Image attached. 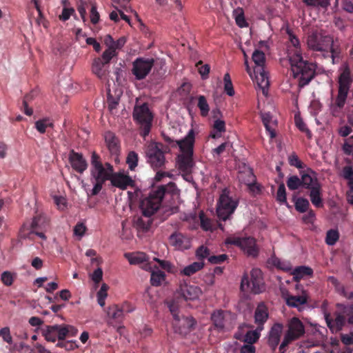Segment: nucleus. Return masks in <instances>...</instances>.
I'll return each instance as SVG.
<instances>
[{
  "label": "nucleus",
  "instance_id": "nucleus-49",
  "mask_svg": "<svg viewBox=\"0 0 353 353\" xmlns=\"http://www.w3.org/2000/svg\"><path fill=\"white\" fill-rule=\"evenodd\" d=\"M53 123L50 121L49 119H43L36 121L35 128L41 134L46 132L47 127H52Z\"/></svg>",
  "mask_w": 353,
  "mask_h": 353
},
{
  "label": "nucleus",
  "instance_id": "nucleus-2",
  "mask_svg": "<svg viewBox=\"0 0 353 353\" xmlns=\"http://www.w3.org/2000/svg\"><path fill=\"white\" fill-rule=\"evenodd\" d=\"M340 71L337 81V94L330 105V113L334 117H338L341 114L353 83V73L348 65H343L340 68Z\"/></svg>",
  "mask_w": 353,
  "mask_h": 353
},
{
  "label": "nucleus",
  "instance_id": "nucleus-24",
  "mask_svg": "<svg viewBox=\"0 0 353 353\" xmlns=\"http://www.w3.org/2000/svg\"><path fill=\"white\" fill-rule=\"evenodd\" d=\"M301 182L302 187L312 190V187L321 185L316 176V173L311 169H308L306 172L301 174Z\"/></svg>",
  "mask_w": 353,
  "mask_h": 353
},
{
  "label": "nucleus",
  "instance_id": "nucleus-3",
  "mask_svg": "<svg viewBox=\"0 0 353 353\" xmlns=\"http://www.w3.org/2000/svg\"><path fill=\"white\" fill-rule=\"evenodd\" d=\"M307 43L312 50L322 52L324 57H330L332 64L339 62L341 49L334 43L331 36L313 32L308 36Z\"/></svg>",
  "mask_w": 353,
  "mask_h": 353
},
{
  "label": "nucleus",
  "instance_id": "nucleus-55",
  "mask_svg": "<svg viewBox=\"0 0 353 353\" xmlns=\"http://www.w3.org/2000/svg\"><path fill=\"white\" fill-rule=\"evenodd\" d=\"M119 97H114L112 96V94L108 92V99H107V103L110 112L113 114L114 110L117 109V107L119 104Z\"/></svg>",
  "mask_w": 353,
  "mask_h": 353
},
{
  "label": "nucleus",
  "instance_id": "nucleus-43",
  "mask_svg": "<svg viewBox=\"0 0 353 353\" xmlns=\"http://www.w3.org/2000/svg\"><path fill=\"white\" fill-rule=\"evenodd\" d=\"M197 106L201 111V114L203 117H206L210 111L209 105L207 102L205 97L203 95H200L198 97Z\"/></svg>",
  "mask_w": 353,
  "mask_h": 353
},
{
  "label": "nucleus",
  "instance_id": "nucleus-58",
  "mask_svg": "<svg viewBox=\"0 0 353 353\" xmlns=\"http://www.w3.org/2000/svg\"><path fill=\"white\" fill-rule=\"evenodd\" d=\"M288 162L291 166H294L299 169L304 167V164L294 152L288 157Z\"/></svg>",
  "mask_w": 353,
  "mask_h": 353
},
{
  "label": "nucleus",
  "instance_id": "nucleus-5",
  "mask_svg": "<svg viewBox=\"0 0 353 353\" xmlns=\"http://www.w3.org/2000/svg\"><path fill=\"white\" fill-rule=\"evenodd\" d=\"M195 141V133L193 129H190L187 135L176 142L181 154L177 156V165L179 169L185 173L191 172L194 165L193 153Z\"/></svg>",
  "mask_w": 353,
  "mask_h": 353
},
{
  "label": "nucleus",
  "instance_id": "nucleus-32",
  "mask_svg": "<svg viewBox=\"0 0 353 353\" xmlns=\"http://www.w3.org/2000/svg\"><path fill=\"white\" fill-rule=\"evenodd\" d=\"M258 73L256 74V79L257 80L258 85L262 89L263 93L266 94L267 88L269 86V80L267 74H265L264 69L263 70H258Z\"/></svg>",
  "mask_w": 353,
  "mask_h": 353
},
{
  "label": "nucleus",
  "instance_id": "nucleus-7",
  "mask_svg": "<svg viewBox=\"0 0 353 353\" xmlns=\"http://www.w3.org/2000/svg\"><path fill=\"white\" fill-rule=\"evenodd\" d=\"M170 152V146L160 142H150L145 150L147 163L154 170H165L167 163L165 154Z\"/></svg>",
  "mask_w": 353,
  "mask_h": 353
},
{
  "label": "nucleus",
  "instance_id": "nucleus-31",
  "mask_svg": "<svg viewBox=\"0 0 353 353\" xmlns=\"http://www.w3.org/2000/svg\"><path fill=\"white\" fill-rule=\"evenodd\" d=\"M107 314L109 318L119 323L122 322L124 317L119 305H112L109 306L108 308Z\"/></svg>",
  "mask_w": 353,
  "mask_h": 353
},
{
  "label": "nucleus",
  "instance_id": "nucleus-62",
  "mask_svg": "<svg viewBox=\"0 0 353 353\" xmlns=\"http://www.w3.org/2000/svg\"><path fill=\"white\" fill-rule=\"evenodd\" d=\"M91 8L90 10V21L93 24H97L99 21V14L97 12V6L94 3H91Z\"/></svg>",
  "mask_w": 353,
  "mask_h": 353
},
{
  "label": "nucleus",
  "instance_id": "nucleus-59",
  "mask_svg": "<svg viewBox=\"0 0 353 353\" xmlns=\"http://www.w3.org/2000/svg\"><path fill=\"white\" fill-rule=\"evenodd\" d=\"M262 120H263V123L265 127L266 130L270 132V137L271 138L275 137L276 133H275L274 130H272L270 126V122L271 120V117L270 116V114H263Z\"/></svg>",
  "mask_w": 353,
  "mask_h": 353
},
{
  "label": "nucleus",
  "instance_id": "nucleus-28",
  "mask_svg": "<svg viewBox=\"0 0 353 353\" xmlns=\"http://www.w3.org/2000/svg\"><path fill=\"white\" fill-rule=\"evenodd\" d=\"M211 319L212 321L214 327L217 330H223L225 327V316L223 311L218 310L214 312L212 314Z\"/></svg>",
  "mask_w": 353,
  "mask_h": 353
},
{
  "label": "nucleus",
  "instance_id": "nucleus-40",
  "mask_svg": "<svg viewBox=\"0 0 353 353\" xmlns=\"http://www.w3.org/2000/svg\"><path fill=\"white\" fill-rule=\"evenodd\" d=\"M331 0H302L303 3L309 7L327 9Z\"/></svg>",
  "mask_w": 353,
  "mask_h": 353
},
{
  "label": "nucleus",
  "instance_id": "nucleus-63",
  "mask_svg": "<svg viewBox=\"0 0 353 353\" xmlns=\"http://www.w3.org/2000/svg\"><path fill=\"white\" fill-rule=\"evenodd\" d=\"M2 283L6 286H10L13 283L12 274L8 271L3 272L1 277Z\"/></svg>",
  "mask_w": 353,
  "mask_h": 353
},
{
  "label": "nucleus",
  "instance_id": "nucleus-42",
  "mask_svg": "<svg viewBox=\"0 0 353 353\" xmlns=\"http://www.w3.org/2000/svg\"><path fill=\"white\" fill-rule=\"evenodd\" d=\"M213 129L216 131V133L211 134V137L213 139H216L221 137V133L225 132V123L224 121L221 119H216L214 121L213 124Z\"/></svg>",
  "mask_w": 353,
  "mask_h": 353
},
{
  "label": "nucleus",
  "instance_id": "nucleus-53",
  "mask_svg": "<svg viewBox=\"0 0 353 353\" xmlns=\"http://www.w3.org/2000/svg\"><path fill=\"white\" fill-rule=\"evenodd\" d=\"M287 33L288 34L289 41L290 43L294 48V54H295L296 53H300V42L299 39L293 34L292 31L290 30H287Z\"/></svg>",
  "mask_w": 353,
  "mask_h": 353
},
{
  "label": "nucleus",
  "instance_id": "nucleus-1",
  "mask_svg": "<svg viewBox=\"0 0 353 353\" xmlns=\"http://www.w3.org/2000/svg\"><path fill=\"white\" fill-rule=\"evenodd\" d=\"M177 196L176 185L173 182L154 187L148 196L141 200L140 208L142 214L134 217V227L139 232L148 231L152 223L151 216L157 212L162 205L170 206L172 201Z\"/></svg>",
  "mask_w": 353,
  "mask_h": 353
},
{
  "label": "nucleus",
  "instance_id": "nucleus-46",
  "mask_svg": "<svg viewBox=\"0 0 353 353\" xmlns=\"http://www.w3.org/2000/svg\"><path fill=\"white\" fill-rule=\"evenodd\" d=\"M287 186L290 190H297L301 187V179L296 175H292L288 178L286 181Z\"/></svg>",
  "mask_w": 353,
  "mask_h": 353
},
{
  "label": "nucleus",
  "instance_id": "nucleus-29",
  "mask_svg": "<svg viewBox=\"0 0 353 353\" xmlns=\"http://www.w3.org/2000/svg\"><path fill=\"white\" fill-rule=\"evenodd\" d=\"M252 59L256 64V67L254 68V73H258V70H263L265 61V54L259 50H256L252 54Z\"/></svg>",
  "mask_w": 353,
  "mask_h": 353
},
{
  "label": "nucleus",
  "instance_id": "nucleus-20",
  "mask_svg": "<svg viewBox=\"0 0 353 353\" xmlns=\"http://www.w3.org/2000/svg\"><path fill=\"white\" fill-rule=\"evenodd\" d=\"M170 243L175 249L180 250H188L191 246L190 239L182 233L172 234L170 236Z\"/></svg>",
  "mask_w": 353,
  "mask_h": 353
},
{
  "label": "nucleus",
  "instance_id": "nucleus-45",
  "mask_svg": "<svg viewBox=\"0 0 353 353\" xmlns=\"http://www.w3.org/2000/svg\"><path fill=\"white\" fill-rule=\"evenodd\" d=\"M139 156L138 154L134 151H131L128 153L126 159V163L128 165V168L130 170H134L135 168L138 165Z\"/></svg>",
  "mask_w": 353,
  "mask_h": 353
},
{
  "label": "nucleus",
  "instance_id": "nucleus-57",
  "mask_svg": "<svg viewBox=\"0 0 353 353\" xmlns=\"http://www.w3.org/2000/svg\"><path fill=\"white\" fill-rule=\"evenodd\" d=\"M276 200L281 203H287L285 187L283 183L279 185L276 192Z\"/></svg>",
  "mask_w": 353,
  "mask_h": 353
},
{
  "label": "nucleus",
  "instance_id": "nucleus-39",
  "mask_svg": "<svg viewBox=\"0 0 353 353\" xmlns=\"http://www.w3.org/2000/svg\"><path fill=\"white\" fill-rule=\"evenodd\" d=\"M165 279V274L164 272L157 270L152 272L150 282L153 286H159Z\"/></svg>",
  "mask_w": 353,
  "mask_h": 353
},
{
  "label": "nucleus",
  "instance_id": "nucleus-38",
  "mask_svg": "<svg viewBox=\"0 0 353 353\" xmlns=\"http://www.w3.org/2000/svg\"><path fill=\"white\" fill-rule=\"evenodd\" d=\"M293 200L294 202V206L296 211L301 213L307 212L310 207V203L307 199L302 197H294Z\"/></svg>",
  "mask_w": 353,
  "mask_h": 353
},
{
  "label": "nucleus",
  "instance_id": "nucleus-34",
  "mask_svg": "<svg viewBox=\"0 0 353 353\" xmlns=\"http://www.w3.org/2000/svg\"><path fill=\"white\" fill-rule=\"evenodd\" d=\"M232 15L239 27L245 28L248 26V23L245 19L244 11L242 8L238 7L234 9Z\"/></svg>",
  "mask_w": 353,
  "mask_h": 353
},
{
  "label": "nucleus",
  "instance_id": "nucleus-6",
  "mask_svg": "<svg viewBox=\"0 0 353 353\" xmlns=\"http://www.w3.org/2000/svg\"><path fill=\"white\" fill-rule=\"evenodd\" d=\"M289 61L293 77L299 79V86L307 85L315 76L316 65L303 60L301 53L290 56Z\"/></svg>",
  "mask_w": 353,
  "mask_h": 353
},
{
  "label": "nucleus",
  "instance_id": "nucleus-14",
  "mask_svg": "<svg viewBox=\"0 0 353 353\" xmlns=\"http://www.w3.org/2000/svg\"><path fill=\"white\" fill-rule=\"evenodd\" d=\"M238 205V202L229 196V192L224 189L220 195L217 203V215L223 221H226L234 213Z\"/></svg>",
  "mask_w": 353,
  "mask_h": 353
},
{
  "label": "nucleus",
  "instance_id": "nucleus-18",
  "mask_svg": "<svg viewBox=\"0 0 353 353\" xmlns=\"http://www.w3.org/2000/svg\"><path fill=\"white\" fill-rule=\"evenodd\" d=\"M283 330V325L282 323H274L268 334V343L272 350L274 351L281 341V334Z\"/></svg>",
  "mask_w": 353,
  "mask_h": 353
},
{
  "label": "nucleus",
  "instance_id": "nucleus-19",
  "mask_svg": "<svg viewBox=\"0 0 353 353\" xmlns=\"http://www.w3.org/2000/svg\"><path fill=\"white\" fill-rule=\"evenodd\" d=\"M110 181L113 186L121 190H125L128 187L134 185V181L129 175L123 173H113Z\"/></svg>",
  "mask_w": 353,
  "mask_h": 353
},
{
  "label": "nucleus",
  "instance_id": "nucleus-37",
  "mask_svg": "<svg viewBox=\"0 0 353 353\" xmlns=\"http://www.w3.org/2000/svg\"><path fill=\"white\" fill-rule=\"evenodd\" d=\"M261 331L262 330H259V327H256L255 330L247 332L242 341L245 343L253 345L259 340Z\"/></svg>",
  "mask_w": 353,
  "mask_h": 353
},
{
  "label": "nucleus",
  "instance_id": "nucleus-48",
  "mask_svg": "<svg viewBox=\"0 0 353 353\" xmlns=\"http://www.w3.org/2000/svg\"><path fill=\"white\" fill-rule=\"evenodd\" d=\"M224 90L228 95L232 97L234 94V90L229 73H226L223 77Z\"/></svg>",
  "mask_w": 353,
  "mask_h": 353
},
{
  "label": "nucleus",
  "instance_id": "nucleus-17",
  "mask_svg": "<svg viewBox=\"0 0 353 353\" xmlns=\"http://www.w3.org/2000/svg\"><path fill=\"white\" fill-rule=\"evenodd\" d=\"M71 167L77 172L82 174L88 168V163L83 154L72 150L68 155Z\"/></svg>",
  "mask_w": 353,
  "mask_h": 353
},
{
  "label": "nucleus",
  "instance_id": "nucleus-64",
  "mask_svg": "<svg viewBox=\"0 0 353 353\" xmlns=\"http://www.w3.org/2000/svg\"><path fill=\"white\" fill-rule=\"evenodd\" d=\"M0 336L8 343L11 344L12 343V338L10 335L9 327H5L1 328L0 330Z\"/></svg>",
  "mask_w": 353,
  "mask_h": 353
},
{
  "label": "nucleus",
  "instance_id": "nucleus-44",
  "mask_svg": "<svg viewBox=\"0 0 353 353\" xmlns=\"http://www.w3.org/2000/svg\"><path fill=\"white\" fill-rule=\"evenodd\" d=\"M343 177L347 180L349 189H353V168L350 165H346L342 170Z\"/></svg>",
  "mask_w": 353,
  "mask_h": 353
},
{
  "label": "nucleus",
  "instance_id": "nucleus-52",
  "mask_svg": "<svg viewBox=\"0 0 353 353\" xmlns=\"http://www.w3.org/2000/svg\"><path fill=\"white\" fill-rule=\"evenodd\" d=\"M342 149L345 154H353V135L345 139Z\"/></svg>",
  "mask_w": 353,
  "mask_h": 353
},
{
  "label": "nucleus",
  "instance_id": "nucleus-41",
  "mask_svg": "<svg viewBox=\"0 0 353 353\" xmlns=\"http://www.w3.org/2000/svg\"><path fill=\"white\" fill-rule=\"evenodd\" d=\"M295 124L297 128L302 132L305 133L308 139H311L312 137V134L309 128L307 127V125L303 121L302 118L299 116L295 115L294 117Z\"/></svg>",
  "mask_w": 353,
  "mask_h": 353
},
{
  "label": "nucleus",
  "instance_id": "nucleus-60",
  "mask_svg": "<svg viewBox=\"0 0 353 353\" xmlns=\"http://www.w3.org/2000/svg\"><path fill=\"white\" fill-rule=\"evenodd\" d=\"M196 256L199 259H203L205 258H209L210 256V250L205 246L201 245L199 247L196 252Z\"/></svg>",
  "mask_w": 353,
  "mask_h": 353
},
{
  "label": "nucleus",
  "instance_id": "nucleus-9",
  "mask_svg": "<svg viewBox=\"0 0 353 353\" xmlns=\"http://www.w3.org/2000/svg\"><path fill=\"white\" fill-rule=\"evenodd\" d=\"M48 226V221L46 217L39 215L34 216L30 223H24L20 228L19 237L21 239H29L33 240L32 235L35 234L42 239H46L45 232Z\"/></svg>",
  "mask_w": 353,
  "mask_h": 353
},
{
  "label": "nucleus",
  "instance_id": "nucleus-22",
  "mask_svg": "<svg viewBox=\"0 0 353 353\" xmlns=\"http://www.w3.org/2000/svg\"><path fill=\"white\" fill-rule=\"evenodd\" d=\"M179 292L185 300L188 301L198 299L201 294V290L198 286L184 283L180 285Z\"/></svg>",
  "mask_w": 353,
  "mask_h": 353
},
{
  "label": "nucleus",
  "instance_id": "nucleus-54",
  "mask_svg": "<svg viewBox=\"0 0 353 353\" xmlns=\"http://www.w3.org/2000/svg\"><path fill=\"white\" fill-rule=\"evenodd\" d=\"M117 54H118V53L117 52V51L113 50L106 49L103 52L102 56L100 58L101 59V60H103V62L105 64H107L108 65H109V63H110V61L112 60V59H113L114 57H116L117 56Z\"/></svg>",
  "mask_w": 353,
  "mask_h": 353
},
{
  "label": "nucleus",
  "instance_id": "nucleus-50",
  "mask_svg": "<svg viewBox=\"0 0 353 353\" xmlns=\"http://www.w3.org/2000/svg\"><path fill=\"white\" fill-rule=\"evenodd\" d=\"M108 289V286L103 283L99 291L97 292V301L98 303L101 306L103 307L105 305V299L107 297V290Z\"/></svg>",
  "mask_w": 353,
  "mask_h": 353
},
{
  "label": "nucleus",
  "instance_id": "nucleus-51",
  "mask_svg": "<svg viewBox=\"0 0 353 353\" xmlns=\"http://www.w3.org/2000/svg\"><path fill=\"white\" fill-rule=\"evenodd\" d=\"M32 99V94H26L23 99L21 109L23 110V112L28 116H31L33 113L32 108L28 107V103Z\"/></svg>",
  "mask_w": 353,
  "mask_h": 353
},
{
  "label": "nucleus",
  "instance_id": "nucleus-36",
  "mask_svg": "<svg viewBox=\"0 0 353 353\" xmlns=\"http://www.w3.org/2000/svg\"><path fill=\"white\" fill-rule=\"evenodd\" d=\"M313 273L312 268L306 266H299L296 267L292 272L294 279L296 281L301 279L304 276H310Z\"/></svg>",
  "mask_w": 353,
  "mask_h": 353
},
{
  "label": "nucleus",
  "instance_id": "nucleus-23",
  "mask_svg": "<svg viewBox=\"0 0 353 353\" xmlns=\"http://www.w3.org/2000/svg\"><path fill=\"white\" fill-rule=\"evenodd\" d=\"M104 139L111 154L118 155L120 152V141L115 134L111 131L105 132Z\"/></svg>",
  "mask_w": 353,
  "mask_h": 353
},
{
  "label": "nucleus",
  "instance_id": "nucleus-4",
  "mask_svg": "<svg viewBox=\"0 0 353 353\" xmlns=\"http://www.w3.org/2000/svg\"><path fill=\"white\" fill-rule=\"evenodd\" d=\"M90 163V174L92 179L94 181L92 195L95 196L102 190L105 181H111L114 169L113 166L109 163L103 164L100 156L96 152L92 153Z\"/></svg>",
  "mask_w": 353,
  "mask_h": 353
},
{
  "label": "nucleus",
  "instance_id": "nucleus-25",
  "mask_svg": "<svg viewBox=\"0 0 353 353\" xmlns=\"http://www.w3.org/2000/svg\"><path fill=\"white\" fill-rule=\"evenodd\" d=\"M308 294L305 291H303L302 294L299 296L288 294L285 296L286 304L292 307H298L300 305L307 303Z\"/></svg>",
  "mask_w": 353,
  "mask_h": 353
},
{
  "label": "nucleus",
  "instance_id": "nucleus-8",
  "mask_svg": "<svg viewBox=\"0 0 353 353\" xmlns=\"http://www.w3.org/2000/svg\"><path fill=\"white\" fill-rule=\"evenodd\" d=\"M168 307L172 316V327L175 333L185 336L193 329L196 321L191 316L180 315L178 303L175 301L167 302Z\"/></svg>",
  "mask_w": 353,
  "mask_h": 353
},
{
  "label": "nucleus",
  "instance_id": "nucleus-11",
  "mask_svg": "<svg viewBox=\"0 0 353 353\" xmlns=\"http://www.w3.org/2000/svg\"><path fill=\"white\" fill-rule=\"evenodd\" d=\"M241 290L243 292L254 294H260L265 290L263 274L260 269L253 268L250 272V277L244 274L241 279Z\"/></svg>",
  "mask_w": 353,
  "mask_h": 353
},
{
  "label": "nucleus",
  "instance_id": "nucleus-13",
  "mask_svg": "<svg viewBox=\"0 0 353 353\" xmlns=\"http://www.w3.org/2000/svg\"><path fill=\"white\" fill-rule=\"evenodd\" d=\"M340 310L334 312V316L329 314L325 315L327 327L332 333L341 331L347 322V317L352 312V307L349 305H337Z\"/></svg>",
  "mask_w": 353,
  "mask_h": 353
},
{
  "label": "nucleus",
  "instance_id": "nucleus-56",
  "mask_svg": "<svg viewBox=\"0 0 353 353\" xmlns=\"http://www.w3.org/2000/svg\"><path fill=\"white\" fill-rule=\"evenodd\" d=\"M196 67L198 68V71L201 74L203 79H206L208 77V74L210 70V67L208 64L203 65V62L199 61L196 63Z\"/></svg>",
  "mask_w": 353,
  "mask_h": 353
},
{
  "label": "nucleus",
  "instance_id": "nucleus-47",
  "mask_svg": "<svg viewBox=\"0 0 353 353\" xmlns=\"http://www.w3.org/2000/svg\"><path fill=\"white\" fill-rule=\"evenodd\" d=\"M339 239V233L336 230H330L327 232L325 243L328 245H334Z\"/></svg>",
  "mask_w": 353,
  "mask_h": 353
},
{
  "label": "nucleus",
  "instance_id": "nucleus-61",
  "mask_svg": "<svg viewBox=\"0 0 353 353\" xmlns=\"http://www.w3.org/2000/svg\"><path fill=\"white\" fill-rule=\"evenodd\" d=\"M228 256L225 254L219 255H212L209 256L208 261L212 264H221L228 259Z\"/></svg>",
  "mask_w": 353,
  "mask_h": 353
},
{
  "label": "nucleus",
  "instance_id": "nucleus-16",
  "mask_svg": "<svg viewBox=\"0 0 353 353\" xmlns=\"http://www.w3.org/2000/svg\"><path fill=\"white\" fill-rule=\"evenodd\" d=\"M154 60L144 57H138L132 63V73L137 80L144 79L154 66Z\"/></svg>",
  "mask_w": 353,
  "mask_h": 353
},
{
  "label": "nucleus",
  "instance_id": "nucleus-35",
  "mask_svg": "<svg viewBox=\"0 0 353 353\" xmlns=\"http://www.w3.org/2000/svg\"><path fill=\"white\" fill-rule=\"evenodd\" d=\"M204 266V263L203 261H197L191 263L190 265L185 267L181 270V274L185 276H191L201 270Z\"/></svg>",
  "mask_w": 353,
  "mask_h": 353
},
{
  "label": "nucleus",
  "instance_id": "nucleus-10",
  "mask_svg": "<svg viewBox=\"0 0 353 353\" xmlns=\"http://www.w3.org/2000/svg\"><path fill=\"white\" fill-rule=\"evenodd\" d=\"M305 334V326L297 317H292L287 323V330L279 346L280 353H284L285 348L293 341L301 338Z\"/></svg>",
  "mask_w": 353,
  "mask_h": 353
},
{
  "label": "nucleus",
  "instance_id": "nucleus-27",
  "mask_svg": "<svg viewBox=\"0 0 353 353\" xmlns=\"http://www.w3.org/2000/svg\"><path fill=\"white\" fill-rule=\"evenodd\" d=\"M321 186L317 185L312 187V190H310V197L312 203L316 208H321L323 206V200L321 198Z\"/></svg>",
  "mask_w": 353,
  "mask_h": 353
},
{
  "label": "nucleus",
  "instance_id": "nucleus-12",
  "mask_svg": "<svg viewBox=\"0 0 353 353\" xmlns=\"http://www.w3.org/2000/svg\"><path fill=\"white\" fill-rule=\"evenodd\" d=\"M133 118L139 125L140 135L145 138L150 132L153 119L148 105L143 103L141 105H136L134 108Z\"/></svg>",
  "mask_w": 353,
  "mask_h": 353
},
{
  "label": "nucleus",
  "instance_id": "nucleus-21",
  "mask_svg": "<svg viewBox=\"0 0 353 353\" xmlns=\"http://www.w3.org/2000/svg\"><path fill=\"white\" fill-rule=\"evenodd\" d=\"M269 317L268 310L264 303L258 304L254 312V323L257 325L259 330H263L264 323Z\"/></svg>",
  "mask_w": 353,
  "mask_h": 353
},
{
  "label": "nucleus",
  "instance_id": "nucleus-26",
  "mask_svg": "<svg viewBox=\"0 0 353 353\" xmlns=\"http://www.w3.org/2000/svg\"><path fill=\"white\" fill-rule=\"evenodd\" d=\"M109 65L105 64L101 58L94 59L92 70L99 78L103 79L105 77L108 73Z\"/></svg>",
  "mask_w": 353,
  "mask_h": 353
},
{
  "label": "nucleus",
  "instance_id": "nucleus-15",
  "mask_svg": "<svg viewBox=\"0 0 353 353\" xmlns=\"http://www.w3.org/2000/svg\"><path fill=\"white\" fill-rule=\"evenodd\" d=\"M225 243L226 245H234L239 247L248 256H256L259 251L256 246L255 239L252 237H228Z\"/></svg>",
  "mask_w": 353,
  "mask_h": 353
},
{
  "label": "nucleus",
  "instance_id": "nucleus-33",
  "mask_svg": "<svg viewBox=\"0 0 353 353\" xmlns=\"http://www.w3.org/2000/svg\"><path fill=\"white\" fill-rule=\"evenodd\" d=\"M57 325H47L46 329L43 330V335L45 339L50 342H55L57 339Z\"/></svg>",
  "mask_w": 353,
  "mask_h": 353
},
{
  "label": "nucleus",
  "instance_id": "nucleus-30",
  "mask_svg": "<svg viewBox=\"0 0 353 353\" xmlns=\"http://www.w3.org/2000/svg\"><path fill=\"white\" fill-rule=\"evenodd\" d=\"M125 257L132 265L141 264L148 261V256L143 252L125 253Z\"/></svg>",
  "mask_w": 353,
  "mask_h": 353
}]
</instances>
